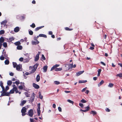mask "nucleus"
Segmentation results:
<instances>
[{"instance_id":"nucleus-1","label":"nucleus","mask_w":122,"mask_h":122,"mask_svg":"<svg viewBox=\"0 0 122 122\" xmlns=\"http://www.w3.org/2000/svg\"><path fill=\"white\" fill-rule=\"evenodd\" d=\"M26 110L27 109L25 107H23L22 108L21 110V112L23 116H25L26 114L25 113L26 112Z\"/></svg>"},{"instance_id":"nucleus-2","label":"nucleus","mask_w":122,"mask_h":122,"mask_svg":"<svg viewBox=\"0 0 122 122\" xmlns=\"http://www.w3.org/2000/svg\"><path fill=\"white\" fill-rule=\"evenodd\" d=\"M35 94L34 92L33 93L31 97L30 98V100L29 101L31 102H32L34 101V99L35 98Z\"/></svg>"},{"instance_id":"nucleus-3","label":"nucleus","mask_w":122,"mask_h":122,"mask_svg":"<svg viewBox=\"0 0 122 122\" xmlns=\"http://www.w3.org/2000/svg\"><path fill=\"white\" fill-rule=\"evenodd\" d=\"M28 114L30 117H32L33 115V110L32 109L30 110L28 113Z\"/></svg>"},{"instance_id":"nucleus-4","label":"nucleus","mask_w":122,"mask_h":122,"mask_svg":"<svg viewBox=\"0 0 122 122\" xmlns=\"http://www.w3.org/2000/svg\"><path fill=\"white\" fill-rule=\"evenodd\" d=\"M22 66L21 65H17L16 67V70L18 71H20L22 70Z\"/></svg>"},{"instance_id":"nucleus-5","label":"nucleus","mask_w":122,"mask_h":122,"mask_svg":"<svg viewBox=\"0 0 122 122\" xmlns=\"http://www.w3.org/2000/svg\"><path fill=\"white\" fill-rule=\"evenodd\" d=\"M60 65L59 64H56V65L54 66L51 68V71H52L55 69H56V67H59V66Z\"/></svg>"},{"instance_id":"nucleus-6","label":"nucleus","mask_w":122,"mask_h":122,"mask_svg":"<svg viewBox=\"0 0 122 122\" xmlns=\"http://www.w3.org/2000/svg\"><path fill=\"white\" fill-rule=\"evenodd\" d=\"M33 86L36 89H38L39 88V86L38 85L33 83Z\"/></svg>"},{"instance_id":"nucleus-7","label":"nucleus","mask_w":122,"mask_h":122,"mask_svg":"<svg viewBox=\"0 0 122 122\" xmlns=\"http://www.w3.org/2000/svg\"><path fill=\"white\" fill-rule=\"evenodd\" d=\"M6 92L5 91V89H4L3 91L2 90V91L0 92V93H1V96H0V97H1L2 96H5V92Z\"/></svg>"},{"instance_id":"nucleus-8","label":"nucleus","mask_w":122,"mask_h":122,"mask_svg":"<svg viewBox=\"0 0 122 122\" xmlns=\"http://www.w3.org/2000/svg\"><path fill=\"white\" fill-rule=\"evenodd\" d=\"M84 72V71H80L79 72H77L76 73V76H78L83 73Z\"/></svg>"},{"instance_id":"nucleus-9","label":"nucleus","mask_w":122,"mask_h":122,"mask_svg":"<svg viewBox=\"0 0 122 122\" xmlns=\"http://www.w3.org/2000/svg\"><path fill=\"white\" fill-rule=\"evenodd\" d=\"M26 100H23L21 101V103L20 104V105L21 106H23L26 102Z\"/></svg>"},{"instance_id":"nucleus-10","label":"nucleus","mask_w":122,"mask_h":122,"mask_svg":"<svg viewBox=\"0 0 122 122\" xmlns=\"http://www.w3.org/2000/svg\"><path fill=\"white\" fill-rule=\"evenodd\" d=\"M7 22V21L6 20H5L2 21L1 23V24L2 25L1 27H2L3 25H4V26H5V25H6Z\"/></svg>"},{"instance_id":"nucleus-11","label":"nucleus","mask_w":122,"mask_h":122,"mask_svg":"<svg viewBox=\"0 0 122 122\" xmlns=\"http://www.w3.org/2000/svg\"><path fill=\"white\" fill-rule=\"evenodd\" d=\"M32 44L33 45H37L39 43V42L38 41H32L31 42Z\"/></svg>"},{"instance_id":"nucleus-12","label":"nucleus","mask_w":122,"mask_h":122,"mask_svg":"<svg viewBox=\"0 0 122 122\" xmlns=\"http://www.w3.org/2000/svg\"><path fill=\"white\" fill-rule=\"evenodd\" d=\"M20 30V28L19 27H16L14 29V31L15 32H18Z\"/></svg>"},{"instance_id":"nucleus-13","label":"nucleus","mask_w":122,"mask_h":122,"mask_svg":"<svg viewBox=\"0 0 122 122\" xmlns=\"http://www.w3.org/2000/svg\"><path fill=\"white\" fill-rule=\"evenodd\" d=\"M31 58H25L24 59V63H27L29 62Z\"/></svg>"},{"instance_id":"nucleus-14","label":"nucleus","mask_w":122,"mask_h":122,"mask_svg":"<svg viewBox=\"0 0 122 122\" xmlns=\"http://www.w3.org/2000/svg\"><path fill=\"white\" fill-rule=\"evenodd\" d=\"M3 83L2 81H1L0 82V86L1 87L3 91H4V89H5V87L3 86Z\"/></svg>"},{"instance_id":"nucleus-15","label":"nucleus","mask_w":122,"mask_h":122,"mask_svg":"<svg viewBox=\"0 0 122 122\" xmlns=\"http://www.w3.org/2000/svg\"><path fill=\"white\" fill-rule=\"evenodd\" d=\"M40 79V77L39 75H38L36 78V80L37 82H39Z\"/></svg>"},{"instance_id":"nucleus-16","label":"nucleus","mask_w":122,"mask_h":122,"mask_svg":"<svg viewBox=\"0 0 122 122\" xmlns=\"http://www.w3.org/2000/svg\"><path fill=\"white\" fill-rule=\"evenodd\" d=\"M39 36L40 37H43L45 38H46L47 37L46 35L42 34H40L39 35Z\"/></svg>"},{"instance_id":"nucleus-17","label":"nucleus","mask_w":122,"mask_h":122,"mask_svg":"<svg viewBox=\"0 0 122 122\" xmlns=\"http://www.w3.org/2000/svg\"><path fill=\"white\" fill-rule=\"evenodd\" d=\"M14 38L13 37L10 38L8 40V42H9L10 43V42H11L12 41L14 40Z\"/></svg>"},{"instance_id":"nucleus-18","label":"nucleus","mask_w":122,"mask_h":122,"mask_svg":"<svg viewBox=\"0 0 122 122\" xmlns=\"http://www.w3.org/2000/svg\"><path fill=\"white\" fill-rule=\"evenodd\" d=\"M40 108H38L37 109V112L38 115L39 116H40L41 113V111L40 110Z\"/></svg>"},{"instance_id":"nucleus-19","label":"nucleus","mask_w":122,"mask_h":122,"mask_svg":"<svg viewBox=\"0 0 122 122\" xmlns=\"http://www.w3.org/2000/svg\"><path fill=\"white\" fill-rule=\"evenodd\" d=\"M47 66H45L43 67V69L44 70L43 72H46L47 71Z\"/></svg>"},{"instance_id":"nucleus-20","label":"nucleus","mask_w":122,"mask_h":122,"mask_svg":"<svg viewBox=\"0 0 122 122\" xmlns=\"http://www.w3.org/2000/svg\"><path fill=\"white\" fill-rule=\"evenodd\" d=\"M4 39L3 37H1L0 38V43L2 44L4 42Z\"/></svg>"},{"instance_id":"nucleus-21","label":"nucleus","mask_w":122,"mask_h":122,"mask_svg":"<svg viewBox=\"0 0 122 122\" xmlns=\"http://www.w3.org/2000/svg\"><path fill=\"white\" fill-rule=\"evenodd\" d=\"M104 82V81L102 80L98 84V86H100L101 85H102V84H103Z\"/></svg>"},{"instance_id":"nucleus-22","label":"nucleus","mask_w":122,"mask_h":122,"mask_svg":"<svg viewBox=\"0 0 122 122\" xmlns=\"http://www.w3.org/2000/svg\"><path fill=\"white\" fill-rule=\"evenodd\" d=\"M30 53H26L24 54V55L25 56H26L28 58H30Z\"/></svg>"},{"instance_id":"nucleus-23","label":"nucleus","mask_w":122,"mask_h":122,"mask_svg":"<svg viewBox=\"0 0 122 122\" xmlns=\"http://www.w3.org/2000/svg\"><path fill=\"white\" fill-rule=\"evenodd\" d=\"M76 66L75 64L73 66V64H70V68H72L73 67L75 68L76 67Z\"/></svg>"},{"instance_id":"nucleus-24","label":"nucleus","mask_w":122,"mask_h":122,"mask_svg":"<svg viewBox=\"0 0 122 122\" xmlns=\"http://www.w3.org/2000/svg\"><path fill=\"white\" fill-rule=\"evenodd\" d=\"M97 112L95 111H92L90 112V113L92 114L93 116H94L96 114Z\"/></svg>"},{"instance_id":"nucleus-25","label":"nucleus","mask_w":122,"mask_h":122,"mask_svg":"<svg viewBox=\"0 0 122 122\" xmlns=\"http://www.w3.org/2000/svg\"><path fill=\"white\" fill-rule=\"evenodd\" d=\"M87 82L86 80H80L79 81V83H83L86 82Z\"/></svg>"},{"instance_id":"nucleus-26","label":"nucleus","mask_w":122,"mask_h":122,"mask_svg":"<svg viewBox=\"0 0 122 122\" xmlns=\"http://www.w3.org/2000/svg\"><path fill=\"white\" fill-rule=\"evenodd\" d=\"M22 48V46L21 45H19L17 46V49L19 50H21Z\"/></svg>"},{"instance_id":"nucleus-27","label":"nucleus","mask_w":122,"mask_h":122,"mask_svg":"<svg viewBox=\"0 0 122 122\" xmlns=\"http://www.w3.org/2000/svg\"><path fill=\"white\" fill-rule=\"evenodd\" d=\"M36 68H33L31 71L30 72V73H33L36 71Z\"/></svg>"},{"instance_id":"nucleus-28","label":"nucleus","mask_w":122,"mask_h":122,"mask_svg":"<svg viewBox=\"0 0 122 122\" xmlns=\"http://www.w3.org/2000/svg\"><path fill=\"white\" fill-rule=\"evenodd\" d=\"M12 83L11 81L9 80L7 82V84L8 85H10L12 84Z\"/></svg>"},{"instance_id":"nucleus-29","label":"nucleus","mask_w":122,"mask_h":122,"mask_svg":"<svg viewBox=\"0 0 122 122\" xmlns=\"http://www.w3.org/2000/svg\"><path fill=\"white\" fill-rule=\"evenodd\" d=\"M39 56L36 55L35 58V61H37L39 59Z\"/></svg>"},{"instance_id":"nucleus-30","label":"nucleus","mask_w":122,"mask_h":122,"mask_svg":"<svg viewBox=\"0 0 122 122\" xmlns=\"http://www.w3.org/2000/svg\"><path fill=\"white\" fill-rule=\"evenodd\" d=\"M14 44L16 46H18L20 44V42L18 41L14 43Z\"/></svg>"},{"instance_id":"nucleus-31","label":"nucleus","mask_w":122,"mask_h":122,"mask_svg":"<svg viewBox=\"0 0 122 122\" xmlns=\"http://www.w3.org/2000/svg\"><path fill=\"white\" fill-rule=\"evenodd\" d=\"M101 69H99L98 70V73L97 74V76H100L101 72Z\"/></svg>"},{"instance_id":"nucleus-32","label":"nucleus","mask_w":122,"mask_h":122,"mask_svg":"<svg viewBox=\"0 0 122 122\" xmlns=\"http://www.w3.org/2000/svg\"><path fill=\"white\" fill-rule=\"evenodd\" d=\"M62 70V68H56L55 69V71H60Z\"/></svg>"},{"instance_id":"nucleus-33","label":"nucleus","mask_w":122,"mask_h":122,"mask_svg":"<svg viewBox=\"0 0 122 122\" xmlns=\"http://www.w3.org/2000/svg\"><path fill=\"white\" fill-rule=\"evenodd\" d=\"M12 63L13 66L14 68L16 67L17 66V65L16 63V62H13Z\"/></svg>"},{"instance_id":"nucleus-34","label":"nucleus","mask_w":122,"mask_h":122,"mask_svg":"<svg viewBox=\"0 0 122 122\" xmlns=\"http://www.w3.org/2000/svg\"><path fill=\"white\" fill-rule=\"evenodd\" d=\"M29 33L30 35H32L33 34V32L31 30L29 29L28 30Z\"/></svg>"},{"instance_id":"nucleus-35","label":"nucleus","mask_w":122,"mask_h":122,"mask_svg":"<svg viewBox=\"0 0 122 122\" xmlns=\"http://www.w3.org/2000/svg\"><path fill=\"white\" fill-rule=\"evenodd\" d=\"M15 90L14 89H12L10 90V94H12L14 92Z\"/></svg>"},{"instance_id":"nucleus-36","label":"nucleus","mask_w":122,"mask_h":122,"mask_svg":"<svg viewBox=\"0 0 122 122\" xmlns=\"http://www.w3.org/2000/svg\"><path fill=\"white\" fill-rule=\"evenodd\" d=\"M3 45V46L5 48L7 46V44L6 42H4Z\"/></svg>"},{"instance_id":"nucleus-37","label":"nucleus","mask_w":122,"mask_h":122,"mask_svg":"<svg viewBox=\"0 0 122 122\" xmlns=\"http://www.w3.org/2000/svg\"><path fill=\"white\" fill-rule=\"evenodd\" d=\"M39 96L40 98L41 99H42L43 98V97L41 95V92H39Z\"/></svg>"},{"instance_id":"nucleus-38","label":"nucleus","mask_w":122,"mask_h":122,"mask_svg":"<svg viewBox=\"0 0 122 122\" xmlns=\"http://www.w3.org/2000/svg\"><path fill=\"white\" fill-rule=\"evenodd\" d=\"M41 59L42 60H44L46 59L44 55L43 54L42 55Z\"/></svg>"},{"instance_id":"nucleus-39","label":"nucleus","mask_w":122,"mask_h":122,"mask_svg":"<svg viewBox=\"0 0 122 122\" xmlns=\"http://www.w3.org/2000/svg\"><path fill=\"white\" fill-rule=\"evenodd\" d=\"M81 102L83 103H85L87 102V101L84 99H82L81 100Z\"/></svg>"},{"instance_id":"nucleus-40","label":"nucleus","mask_w":122,"mask_h":122,"mask_svg":"<svg viewBox=\"0 0 122 122\" xmlns=\"http://www.w3.org/2000/svg\"><path fill=\"white\" fill-rule=\"evenodd\" d=\"M67 101L68 102L72 104H73L74 103V102L71 101V100H70V99H68L67 100Z\"/></svg>"},{"instance_id":"nucleus-41","label":"nucleus","mask_w":122,"mask_h":122,"mask_svg":"<svg viewBox=\"0 0 122 122\" xmlns=\"http://www.w3.org/2000/svg\"><path fill=\"white\" fill-rule=\"evenodd\" d=\"M5 63L6 65H8L9 63V61L8 60H6L5 61Z\"/></svg>"},{"instance_id":"nucleus-42","label":"nucleus","mask_w":122,"mask_h":122,"mask_svg":"<svg viewBox=\"0 0 122 122\" xmlns=\"http://www.w3.org/2000/svg\"><path fill=\"white\" fill-rule=\"evenodd\" d=\"M113 86V84L112 83H109L108 85V86L110 87H112Z\"/></svg>"},{"instance_id":"nucleus-43","label":"nucleus","mask_w":122,"mask_h":122,"mask_svg":"<svg viewBox=\"0 0 122 122\" xmlns=\"http://www.w3.org/2000/svg\"><path fill=\"white\" fill-rule=\"evenodd\" d=\"M117 76H119L120 77H122V73L118 74L116 75Z\"/></svg>"},{"instance_id":"nucleus-44","label":"nucleus","mask_w":122,"mask_h":122,"mask_svg":"<svg viewBox=\"0 0 122 122\" xmlns=\"http://www.w3.org/2000/svg\"><path fill=\"white\" fill-rule=\"evenodd\" d=\"M30 26L33 28H34L35 26V25L34 23H32L31 25H30Z\"/></svg>"},{"instance_id":"nucleus-45","label":"nucleus","mask_w":122,"mask_h":122,"mask_svg":"<svg viewBox=\"0 0 122 122\" xmlns=\"http://www.w3.org/2000/svg\"><path fill=\"white\" fill-rule=\"evenodd\" d=\"M54 83L56 85H58L60 84V82L57 81H55L54 82Z\"/></svg>"},{"instance_id":"nucleus-46","label":"nucleus","mask_w":122,"mask_h":122,"mask_svg":"<svg viewBox=\"0 0 122 122\" xmlns=\"http://www.w3.org/2000/svg\"><path fill=\"white\" fill-rule=\"evenodd\" d=\"M24 94L27 97H29L30 95L28 93V92H25L24 93Z\"/></svg>"},{"instance_id":"nucleus-47","label":"nucleus","mask_w":122,"mask_h":122,"mask_svg":"<svg viewBox=\"0 0 122 122\" xmlns=\"http://www.w3.org/2000/svg\"><path fill=\"white\" fill-rule=\"evenodd\" d=\"M4 58L5 57L3 56V55H2L0 57V59L1 60H4Z\"/></svg>"},{"instance_id":"nucleus-48","label":"nucleus","mask_w":122,"mask_h":122,"mask_svg":"<svg viewBox=\"0 0 122 122\" xmlns=\"http://www.w3.org/2000/svg\"><path fill=\"white\" fill-rule=\"evenodd\" d=\"M5 33V31L3 30H1L0 31V34L2 35V34H3Z\"/></svg>"},{"instance_id":"nucleus-49","label":"nucleus","mask_w":122,"mask_h":122,"mask_svg":"<svg viewBox=\"0 0 122 122\" xmlns=\"http://www.w3.org/2000/svg\"><path fill=\"white\" fill-rule=\"evenodd\" d=\"M65 29L66 30H69V31L71 30H72V29H70V28H68L67 27H66L65 28Z\"/></svg>"},{"instance_id":"nucleus-50","label":"nucleus","mask_w":122,"mask_h":122,"mask_svg":"<svg viewBox=\"0 0 122 122\" xmlns=\"http://www.w3.org/2000/svg\"><path fill=\"white\" fill-rule=\"evenodd\" d=\"M38 64L37 63H36V64L34 66V68H36V69L37 68V66H38Z\"/></svg>"},{"instance_id":"nucleus-51","label":"nucleus","mask_w":122,"mask_h":122,"mask_svg":"<svg viewBox=\"0 0 122 122\" xmlns=\"http://www.w3.org/2000/svg\"><path fill=\"white\" fill-rule=\"evenodd\" d=\"M9 89V87L8 86H7L5 87V92H6Z\"/></svg>"},{"instance_id":"nucleus-52","label":"nucleus","mask_w":122,"mask_h":122,"mask_svg":"<svg viewBox=\"0 0 122 122\" xmlns=\"http://www.w3.org/2000/svg\"><path fill=\"white\" fill-rule=\"evenodd\" d=\"M88 110H89V109H86L84 110H82V109L80 110L81 111H83L84 112H86Z\"/></svg>"},{"instance_id":"nucleus-53","label":"nucleus","mask_w":122,"mask_h":122,"mask_svg":"<svg viewBox=\"0 0 122 122\" xmlns=\"http://www.w3.org/2000/svg\"><path fill=\"white\" fill-rule=\"evenodd\" d=\"M15 83L17 85H18L20 83V81L19 80L16 81L15 82Z\"/></svg>"},{"instance_id":"nucleus-54","label":"nucleus","mask_w":122,"mask_h":122,"mask_svg":"<svg viewBox=\"0 0 122 122\" xmlns=\"http://www.w3.org/2000/svg\"><path fill=\"white\" fill-rule=\"evenodd\" d=\"M12 86L13 87V89H14L15 90H16L17 89V88L16 87L15 85L14 84Z\"/></svg>"},{"instance_id":"nucleus-55","label":"nucleus","mask_w":122,"mask_h":122,"mask_svg":"<svg viewBox=\"0 0 122 122\" xmlns=\"http://www.w3.org/2000/svg\"><path fill=\"white\" fill-rule=\"evenodd\" d=\"M5 96H9L10 95V92H5Z\"/></svg>"},{"instance_id":"nucleus-56","label":"nucleus","mask_w":122,"mask_h":122,"mask_svg":"<svg viewBox=\"0 0 122 122\" xmlns=\"http://www.w3.org/2000/svg\"><path fill=\"white\" fill-rule=\"evenodd\" d=\"M58 109L59 112H61L62 109L61 108V107H58Z\"/></svg>"},{"instance_id":"nucleus-57","label":"nucleus","mask_w":122,"mask_h":122,"mask_svg":"<svg viewBox=\"0 0 122 122\" xmlns=\"http://www.w3.org/2000/svg\"><path fill=\"white\" fill-rule=\"evenodd\" d=\"M79 105L82 108L83 107V104H82L81 103H79Z\"/></svg>"},{"instance_id":"nucleus-58","label":"nucleus","mask_w":122,"mask_h":122,"mask_svg":"<svg viewBox=\"0 0 122 122\" xmlns=\"http://www.w3.org/2000/svg\"><path fill=\"white\" fill-rule=\"evenodd\" d=\"M24 60V58L23 57H21L19 59V60L20 61H22Z\"/></svg>"},{"instance_id":"nucleus-59","label":"nucleus","mask_w":122,"mask_h":122,"mask_svg":"<svg viewBox=\"0 0 122 122\" xmlns=\"http://www.w3.org/2000/svg\"><path fill=\"white\" fill-rule=\"evenodd\" d=\"M87 87H86L85 88H84L81 90L82 92H83L87 89Z\"/></svg>"},{"instance_id":"nucleus-60","label":"nucleus","mask_w":122,"mask_h":122,"mask_svg":"<svg viewBox=\"0 0 122 122\" xmlns=\"http://www.w3.org/2000/svg\"><path fill=\"white\" fill-rule=\"evenodd\" d=\"M19 89H22L23 88V87L22 86H19Z\"/></svg>"},{"instance_id":"nucleus-61","label":"nucleus","mask_w":122,"mask_h":122,"mask_svg":"<svg viewBox=\"0 0 122 122\" xmlns=\"http://www.w3.org/2000/svg\"><path fill=\"white\" fill-rule=\"evenodd\" d=\"M40 29L39 28V27H37L36 28H35V31H37L38 30H39Z\"/></svg>"},{"instance_id":"nucleus-62","label":"nucleus","mask_w":122,"mask_h":122,"mask_svg":"<svg viewBox=\"0 0 122 122\" xmlns=\"http://www.w3.org/2000/svg\"><path fill=\"white\" fill-rule=\"evenodd\" d=\"M106 110L107 112H109L110 111V110L107 108L106 109Z\"/></svg>"},{"instance_id":"nucleus-63","label":"nucleus","mask_w":122,"mask_h":122,"mask_svg":"<svg viewBox=\"0 0 122 122\" xmlns=\"http://www.w3.org/2000/svg\"><path fill=\"white\" fill-rule=\"evenodd\" d=\"M52 107L53 108H55L56 107V105L55 104H53V105Z\"/></svg>"},{"instance_id":"nucleus-64","label":"nucleus","mask_w":122,"mask_h":122,"mask_svg":"<svg viewBox=\"0 0 122 122\" xmlns=\"http://www.w3.org/2000/svg\"><path fill=\"white\" fill-rule=\"evenodd\" d=\"M52 32L51 31H49V34L50 35H52Z\"/></svg>"}]
</instances>
